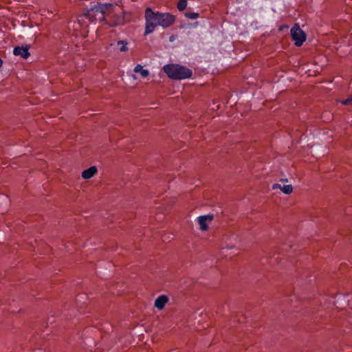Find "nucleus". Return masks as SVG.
<instances>
[{
  "instance_id": "obj_1",
  "label": "nucleus",
  "mask_w": 352,
  "mask_h": 352,
  "mask_svg": "<svg viewBox=\"0 0 352 352\" xmlns=\"http://www.w3.org/2000/svg\"><path fill=\"white\" fill-rule=\"evenodd\" d=\"M119 2L114 3H98L89 10L84 15L78 19L80 23L84 19L90 21L104 22L109 26L114 27L124 23V11L119 6Z\"/></svg>"
},
{
  "instance_id": "obj_13",
  "label": "nucleus",
  "mask_w": 352,
  "mask_h": 352,
  "mask_svg": "<svg viewBox=\"0 0 352 352\" xmlns=\"http://www.w3.org/2000/svg\"><path fill=\"white\" fill-rule=\"evenodd\" d=\"M187 7V0H179L177 3V9L184 11Z\"/></svg>"
},
{
  "instance_id": "obj_3",
  "label": "nucleus",
  "mask_w": 352,
  "mask_h": 352,
  "mask_svg": "<svg viewBox=\"0 0 352 352\" xmlns=\"http://www.w3.org/2000/svg\"><path fill=\"white\" fill-rule=\"evenodd\" d=\"M159 12H154L148 8L145 10L146 28L145 34L152 33L155 28L159 25Z\"/></svg>"
},
{
  "instance_id": "obj_14",
  "label": "nucleus",
  "mask_w": 352,
  "mask_h": 352,
  "mask_svg": "<svg viewBox=\"0 0 352 352\" xmlns=\"http://www.w3.org/2000/svg\"><path fill=\"white\" fill-rule=\"evenodd\" d=\"M118 45H120L121 47L120 48V52H126L129 49H128V47H127V42H126L125 41H118Z\"/></svg>"
},
{
  "instance_id": "obj_10",
  "label": "nucleus",
  "mask_w": 352,
  "mask_h": 352,
  "mask_svg": "<svg viewBox=\"0 0 352 352\" xmlns=\"http://www.w3.org/2000/svg\"><path fill=\"white\" fill-rule=\"evenodd\" d=\"M98 172V169L96 166H93L85 170L82 173V177L85 179H89L94 177Z\"/></svg>"
},
{
  "instance_id": "obj_6",
  "label": "nucleus",
  "mask_w": 352,
  "mask_h": 352,
  "mask_svg": "<svg viewBox=\"0 0 352 352\" xmlns=\"http://www.w3.org/2000/svg\"><path fill=\"white\" fill-rule=\"evenodd\" d=\"M212 214H206L200 216L197 218V222L199 225V228L201 230L206 231L208 228V223L210 222L213 219Z\"/></svg>"
},
{
  "instance_id": "obj_9",
  "label": "nucleus",
  "mask_w": 352,
  "mask_h": 352,
  "mask_svg": "<svg viewBox=\"0 0 352 352\" xmlns=\"http://www.w3.org/2000/svg\"><path fill=\"white\" fill-rule=\"evenodd\" d=\"M9 199L3 194H0V213L3 214L8 208Z\"/></svg>"
},
{
  "instance_id": "obj_4",
  "label": "nucleus",
  "mask_w": 352,
  "mask_h": 352,
  "mask_svg": "<svg viewBox=\"0 0 352 352\" xmlns=\"http://www.w3.org/2000/svg\"><path fill=\"white\" fill-rule=\"evenodd\" d=\"M291 36L296 46L300 47L306 40L305 32L298 24H295L291 29Z\"/></svg>"
},
{
  "instance_id": "obj_2",
  "label": "nucleus",
  "mask_w": 352,
  "mask_h": 352,
  "mask_svg": "<svg viewBox=\"0 0 352 352\" xmlns=\"http://www.w3.org/2000/svg\"><path fill=\"white\" fill-rule=\"evenodd\" d=\"M163 71L167 76L173 80L190 78L192 72L188 67L179 64H167L163 67Z\"/></svg>"
},
{
  "instance_id": "obj_17",
  "label": "nucleus",
  "mask_w": 352,
  "mask_h": 352,
  "mask_svg": "<svg viewBox=\"0 0 352 352\" xmlns=\"http://www.w3.org/2000/svg\"><path fill=\"white\" fill-rule=\"evenodd\" d=\"M3 65V60L1 58H0V68L2 67Z\"/></svg>"
},
{
  "instance_id": "obj_11",
  "label": "nucleus",
  "mask_w": 352,
  "mask_h": 352,
  "mask_svg": "<svg viewBox=\"0 0 352 352\" xmlns=\"http://www.w3.org/2000/svg\"><path fill=\"white\" fill-rule=\"evenodd\" d=\"M279 188L285 195H290L293 192V187L292 185H283L281 186L279 184H275L272 186V189L275 190Z\"/></svg>"
},
{
  "instance_id": "obj_5",
  "label": "nucleus",
  "mask_w": 352,
  "mask_h": 352,
  "mask_svg": "<svg viewBox=\"0 0 352 352\" xmlns=\"http://www.w3.org/2000/svg\"><path fill=\"white\" fill-rule=\"evenodd\" d=\"M159 25L167 28L173 25L175 21V16L169 13L159 12Z\"/></svg>"
},
{
  "instance_id": "obj_16",
  "label": "nucleus",
  "mask_w": 352,
  "mask_h": 352,
  "mask_svg": "<svg viewBox=\"0 0 352 352\" xmlns=\"http://www.w3.org/2000/svg\"><path fill=\"white\" fill-rule=\"evenodd\" d=\"M342 104H345V105H348V104H350L352 103V97H350L344 100H342L341 102Z\"/></svg>"
},
{
  "instance_id": "obj_15",
  "label": "nucleus",
  "mask_w": 352,
  "mask_h": 352,
  "mask_svg": "<svg viewBox=\"0 0 352 352\" xmlns=\"http://www.w3.org/2000/svg\"><path fill=\"white\" fill-rule=\"evenodd\" d=\"M185 16L190 19H196L199 17V14L197 12H187Z\"/></svg>"
},
{
  "instance_id": "obj_7",
  "label": "nucleus",
  "mask_w": 352,
  "mask_h": 352,
  "mask_svg": "<svg viewBox=\"0 0 352 352\" xmlns=\"http://www.w3.org/2000/svg\"><path fill=\"white\" fill-rule=\"evenodd\" d=\"M29 46H17L14 48L13 53L16 56H21L23 58H27L30 56Z\"/></svg>"
},
{
  "instance_id": "obj_8",
  "label": "nucleus",
  "mask_w": 352,
  "mask_h": 352,
  "mask_svg": "<svg viewBox=\"0 0 352 352\" xmlns=\"http://www.w3.org/2000/svg\"><path fill=\"white\" fill-rule=\"evenodd\" d=\"M168 298L166 295L159 296L154 302V306L159 310H162L168 302Z\"/></svg>"
},
{
  "instance_id": "obj_12",
  "label": "nucleus",
  "mask_w": 352,
  "mask_h": 352,
  "mask_svg": "<svg viewBox=\"0 0 352 352\" xmlns=\"http://www.w3.org/2000/svg\"><path fill=\"white\" fill-rule=\"evenodd\" d=\"M135 73H140L142 77H147L149 75V72L148 69H144L143 67L138 64L133 69Z\"/></svg>"
}]
</instances>
